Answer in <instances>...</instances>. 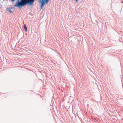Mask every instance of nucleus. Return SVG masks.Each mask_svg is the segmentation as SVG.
<instances>
[{"label": "nucleus", "instance_id": "nucleus-1", "mask_svg": "<svg viewBox=\"0 0 123 123\" xmlns=\"http://www.w3.org/2000/svg\"><path fill=\"white\" fill-rule=\"evenodd\" d=\"M17 2L15 5V6L19 8L22 6L26 5L27 4L29 5L28 0H18Z\"/></svg>", "mask_w": 123, "mask_h": 123}, {"label": "nucleus", "instance_id": "nucleus-2", "mask_svg": "<svg viewBox=\"0 0 123 123\" xmlns=\"http://www.w3.org/2000/svg\"><path fill=\"white\" fill-rule=\"evenodd\" d=\"M28 1L29 5L31 7L33 5V2L35 0H28Z\"/></svg>", "mask_w": 123, "mask_h": 123}, {"label": "nucleus", "instance_id": "nucleus-3", "mask_svg": "<svg viewBox=\"0 0 123 123\" xmlns=\"http://www.w3.org/2000/svg\"><path fill=\"white\" fill-rule=\"evenodd\" d=\"M39 2H41V5L43 6L45 3L46 0H39L38 1Z\"/></svg>", "mask_w": 123, "mask_h": 123}, {"label": "nucleus", "instance_id": "nucleus-4", "mask_svg": "<svg viewBox=\"0 0 123 123\" xmlns=\"http://www.w3.org/2000/svg\"><path fill=\"white\" fill-rule=\"evenodd\" d=\"M11 9L12 8H10L8 7H7L6 9V10L8 11L9 13H11L12 12L11 11Z\"/></svg>", "mask_w": 123, "mask_h": 123}, {"label": "nucleus", "instance_id": "nucleus-5", "mask_svg": "<svg viewBox=\"0 0 123 123\" xmlns=\"http://www.w3.org/2000/svg\"><path fill=\"white\" fill-rule=\"evenodd\" d=\"M24 28L25 29V31L26 32L27 31V29L26 26V25H25V24L24 25Z\"/></svg>", "mask_w": 123, "mask_h": 123}, {"label": "nucleus", "instance_id": "nucleus-6", "mask_svg": "<svg viewBox=\"0 0 123 123\" xmlns=\"http://www.w3.org/2000/svg\"><path fill=\"white\" fill-rule=\"evenodd\" d=\"M94 22L97 23V24H98V22L97 20H95Z\"/></svg>", "mask_w": 123, "mask_h": 123}, {"label": "nucleus", "instance_id": "nucleus-7", "mask_svg": "<svg viewBox=\"0 0 123 123\" xmlns=\"http://www.w3.org/2000/svg\"><path fill=\"white\" fill-rule=\"evenodd\" d=\"M43 6V5H41V6H40V9H42Z\"/></svg>", "mask_w": 123, "mask_h": 123}, {"label": "nucleus", "instance_id": "nucleus-8", "mask_svg": "<svg viewBox=\"0 0 123 123\" xmlns=\"http://www.w3.org/2000/svg\"><path fill=\"white\" fill-rule=\"evenodd\" d=\"M49 0H46V3H47L48 2Z\"/></svg>", "mask_w": 123, "mask_h": 123}, {"label": "nucleus", "instance_id": "nucleus-9", "mask_svg": "<svg viewBox=\"0 0 123 123\" xmlns=\"http://www.w3.org/2000/svg\"><path fill=\"white\" fill-rule=\"evenodd\" d=\"M11 1L12 2H13L15 0H11Z\"/></svg>", "mask_w": 123, "mask_h": 123}, {"label": "nucleus", "instance_id": "nucleus-10", "mask_svg": "<svg viewBox=\"0 0 123 123\" xmlns=\"http://www.w3.org/2000/svg\"><path fill=\"white\" fill-rule=\"evenodd\" d=\"M76 1V2H77V1L78 0H75Z\"/></svg>", "mask_w": 123, "mask_h": 123}, {"label": "nucleus", "instance_id": "nucleus-11", "mask_svg": "<svg viewBox=\"0 0 123 123\" xmlns=\"http://www.w3.org/2000/svg\"><path fill=\"white\" fill-rule=\"evenodd\" d=\"M122 2L123 3V1H122Z\"/></svg>", "mask_w": 123, "mask_h": 123}]
</instances>
